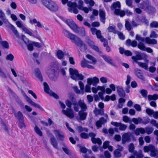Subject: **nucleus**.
<instances>
[{
    "label": "nucleus",
    "instance_id": "1",
    "mask_svg": "<svg viewBox=\"0 0 158 158\" xmlns=\"http://www.w3.org/2000/svg\"><path fill=\"white\" fill-rule=\"evenodd\" d=\"M63 32L65 36L70 39L72 43L79 48L81 51L84 52L86 50V45L80 38L65 29L63 30Z\"/></svg>",
    "mask_w": 158,
    "mask_h": 158
},
{
    "label": "nucleus",
    "instance_id": "2",
    "mask_svg": "<svg viewBox=\"0 0 158 158\" xmlns=\"http://www.w3.org/2000/svg\"><path fill=\"white\" fill-rule=\"evenodd\" d=\"M65 103L68 108L66 110H63L62 113L65 115L70 118H73L74 117V112L71 109V106H74V109L75 111L77 112L79 111V107L77 104V101L74 100H73L72 102L69 100H67L65 101Z\"/></svg>",
    "mask_w": 158,
    "mask_h": 158
},
{
    "label": "nucleus",
    "instance_id": "3",
    "mask_svg": "<svg viewBox=\"0 0 158 158\" xmlns=\"http://www.w3.org/2000/svg\"><path fill=\"white\" fill-rule=\"evenodd\" d=\"M136 39L139 42L138 45V47L140 50L145 51L146 47L143 43L142 42H144L149 44H157V41L154 39H150L149 37H146L145 38L142 37L140 35H136Z\"/></svg>",
    "mask_w": 158,
    "mask_h": 158
},
{
    "label": "nucleus",
    "instance_id": "4",
    "mask_svg": "<svg viewBox=\"0 0 158 158\" xmlns=\"http://www.w3.org/2000/svg\"><path fill=\"white\" fill-rule=\"evenodd\" d=\"M83 1L81 0H80L78 1V5L75 2H72L71 1H69L67 4L68 6V10L69 12L71 13H73L75 14H77L78 13V11L77 9V7L79 10L82 9Z\"/></svg>",
    "mask_w": 158,
    "mask_h": 158
},
{
    "label": "nucleus",
    "instance_id": "5",
    "mask_svg": "<svg viewBox=\"0 0 158 158\" xmlns=\"http://www.w3.org/2000/svg\"><path fill=\"white\" fill-rule=\"evenodd\" d=\"M121 4L120 2L117 1L114 2L111 6V10H114V14L117 15H120L123 17L125 15V12L123 10H120Z\"/></svg>",
    "mask_w": 158,
    "mask_h": 158
},
{
    "label": "nucleus",
    "instance_id": "6",
    "mask_svg": "<svg viewBox=\"0 0 158 158\" xmlns=\"http://www.w3.org/2000/svg\"><path fill=\"white\" fill-rule=\"evenodd\" d=\"M42 4L52 11H56L58 10L57 5L51 0H42Z\"/></svg>",
    "mask_w": 158,
    "mask_h": 158
},
{
    "label": "nucleus",
    "instance_id": "7",
    "mask_svg": "<svg viewBox=\"0 0 158 158\" xmlns=\"http://www.w3.org/2000/svg\"><path fill=\"white\" fill-rule=\"evenodd\" d=\"M99 81V79L96 77H94L93 78H88L87 79L88 85H86L85 87V92H91L90 85L92 84L93 86H96Z\"/></svg>",
    "mask_w": 158,
    "mask_h": 158
},
{
    "label": "nucleus",
    "instance_id": "8",
    "mask_svg": "<svg viewBox=\"0 0 158 158\" xmlns=\"http://www.w3.org/2000/svg\"><path fill=\"white\" fill-rule=\"evenodd\" d=\"M69 71L71 75V77L73 79L76 81L83 79L84 76L81 74H79L77 70L71 68L69 69Z\"/></svg>",
    "mask_w": 158,
    "mask_h": 158
},
{
    "label": "nucleus",
    "instance_id": "9",
    "mask_svg": "<svg viewBox=\"0 0 158 158\" xmlns=\"http://www.w3.org/2000/svg\"><path fill=\"white\" fill-rule=\"evenodd\" d=\"M144 152H150V156L152 157H155L158 153V151L155 147L152 144H149L148 146H145L143 148Z\"/></svg>",
    "mask_w": 158,
    "mask_h": 158
},
{
    "label": "nucleus",
    "instance_id": "10",
    "mask_svg": "<svg viewBox=\"0 0 158 158\" xmlns=\"http://www.w3.org/2000/svg\"><path fill=\"white\" fill-rule=\"evenodd\" d=\"M54 65V63L51 64L48 68L47 73L49 77L51 79L55 81L56 80V78L55 77V71Z\"/></svg>",
    "mask_w": 158,
    "mask_h": 158
},
{
    "label": "nucleus",
    "instance_id": "11",
    "mask_svg": "<svg viewBox=\"0 0 158 158\" xmlns=\"http://www.w3.org/2000/svg\"><path fill=\"white\" fill-rule=\"evenodd\" d=\"M66 23L76 33L79 32L80 28L78 27L75 23L72 20L67 19L66 21Z\"/></svg>",
    "mask_w": 158,
    "mask_h": 158
},
{
    "label": "nucleus",
    "instance_id": "12",
    "mask_svg": "<svg viewBox=\"0 0 158 158\" xmlns=\"http://www.w3.org/2000/svg\"><path fill=\"white\" fill-rule=\"evenodd\" d=\"M16 24L17 26L21 28L23 31H24L26 34H27L30 36H32L33 33L29 30L22 23L21 21H17L16 22Z\"/></svg>",
    "mask_w": 158,
    "mask_h": 158
},
{
    "label": "nucleus",
    "instance_id": "13",
    "mask_svg": "<svg viewBox=\"0 0 158 158\" xmlns=\"http://www.w3.org/2000/svg\"><path fill=\"white\" fill-rule=\"evenodd\" d=\"M44 90L47 93L49 94L50 96H52L56 99L59 98L58 95L50 90L49 86L47 83L45 82L44 83Z\"/></svg>",
    "mask_w": 158,
    "mask_h": 158
},
{
    "label": "nucleus",
    "instance_id": "14",
    "mask_svg": "<svg viewBox=\"0 0 158 158\" xmlns=\"http://www.w3.org/2000/svg\"><path fill=\"white\" fill-rule=\"evenodd\" d=\"M88 134L89 138V137L91 138V140L93 143L94 144L97 143L99 145L102 144V142L100 138H95L96 135V134L92 132L89 133Z\"/></svg>",
    "mask_w": 158,
    "mask_h": 158
},
{
    "label": "nucleus",
    "instance_id": "15",
    "mask_svg": "<svg viewBox=\"0 0 158 158\" xmlns=\"http://www.w3.org/2000/svg\"><path fill=\"white\" fill-rule=\"evenodd\" d=\"M132 134L130 132L125 133L122 136V143L124 144L126 142H129L131 141V138L132 137Z\"/></svg>",
    "mask_w": 158,
    "mask_h": 158
},
{
    "label": "nucleus",
    "instance_id": "16",
    "mask_svg": "<svg viewBox=\"0 0 158 158\" xmlns=\"http://www.w3.org/2000/svg\"><path fill=\"white\" fill-rule=\"evenodd\" d=\"M144 5L140 4L139 6L142 9H144L148 10L150 13L154 12L155 11V8L152 6L149 2L148 3H144Z\"/></svg>",
    "mask_w": 158,
    "mask_h": 158
},
{
    "label": "nucleus",
    "instance_id": "17",
    "mask_svg": "<svg viewBox=\"0 0 158 158\" xmlns=\"http://www.w3.org/2000/svg\"><path fill=\"white\" fill-rule=\"evenodd\" d=\"M111 124L114 126L119 127V129L121 131H125L127 128V126L120 123L112 122Z\"/></svg>",
    "mask_w": 158,
    "mask_h": 158
},
{
    "label": "nucleus",
    "instance_id": "18",
    "mask_svg": "<svg viewBox=\"0 0 158 158\" xmlns=\"http://www.w3.org/2000/svg\"><path fill=\"white\" fill-rule=\"evenodd\" d=\"M53 132L58 139L61 141L63 140L64 138V136L62 132L57 130H54L53 131Z\"/></svg>",
    "mask_w": 158,
    "mask_h": 158
},
{
    "label": "nucleus",
    "instance_id": "19",
    "mask_svg": "<svg viewBox=\"0 0 158 158\" xmlns=\"http://www.w3.org/2000/svg\"><path fill=\"white\" fill-rule=\"evenodd\" d=\"M85 111L80 110L79 111V118H77V120L79 121L84 120L86 118L87 116V113L85 112Z\"/></svg>",
    "mask_w": 158,
    "mask_h": 158
},
{
    "label": "nucleus",
    "instance_id": "20",
    "mask_svg": "<svg viewBox=\"0 0 158 158\" xmlns=\"http://www.w3.org/2000/svg\"><path fill=\"white\" fill-rule=\"evenodd\" d=\"M99 11L100 21L103 24H104L105 23V20L106 19L105 11L103 9H100Z\"/></svg>",
    "mask_w": 158,
    "mask_h": 158
},
{
    "label": "nucleus",
    "instance_id": "21",
    "mask_svg": "<svg viewBox=\"0 0 158 158\" xmlns=\"http://www.w3.org/2000/svg\"><path fill=\"white\" fill-rule=\"evenodd\" d=\"M135 75L138 78L142 80H145V78L143 76V72L140 69H135Z\"/></svg>",
    "mask_w": 158,
    "mask_h": 158
},
{
    "label": "nucleus",
    "instance_id": "22",
    "mask_svg": "<svg viewBox=\"0 0 158 158\" xmlns=\"http://www.w3.org/2000/svg\"><path fill=\"white\" fill-rule=\"evenodd\" d=\"M79 107H80L81 110L86 111L87 109V106L83 101L80 100L77 103Z\"/></svg>",
    "mask_w": 158,
    "mask_h": 158
},
{
    "label": "nucleus",
    "instance_id": "23",
    "mask_svg": "<svg viewBox=\"0 0 158 158\" xmlns=\"http://www.w3.org/2000/svg\"><path fill=\"white\" fill-rule=\"evenodd\" d=\"M101 56L106 62L113 66H115V64L112 62V60L110 56L105 55H102Z\"/></svg>",
    "mask_w": 158,
    "mask_h": 158
},
{
    "label": "nucleus",
    "instance_id": "24",
    "mask_svg": "<svg viewBox=\"0 0 158 158\" xmlns=\"http://www.w3.org/2000/svg\"><path fill=\"white\" fill-rule=\"evenodd\" d=\"M0 19L5 24L9 23L8 20L6 18L5 14L3 11L0 9Z\"/></svg>",
    "mask_w": 158,
    "mask_h": 158
},
{
    "label": "nucleus",
    "instance_id": "25",
    "mask_svg": "<svg viewBox=\"0 0 158 158\" xmlns=\"http://www.w3.org/2000/svg\"><path fill=\"white\" fill-rule=\"evenodd\" d=\"M86 56L87 59L90 60L89 61H88L89 63L91 64L94 65L96 64L97 60L95 57L89 54H87Z\"/></svg>",
    "mask_w": 158,
    "mask_h": 158
},
{
    "label": "nucleus",
    "instance_id": "26",
    "mask_svg": "<svg viewBox=\"0 0 158 158\" xmlns=\"http://www.w3.org/2000/svg\"><path fill=\"white\" fill-rule=\"evenodd\" d=\"M50 141L51 144L53 146V147L58 150V147L57 142L55 137L54 136H53L52 138H51Z\"/></svg>",
    "mask_w": 158,
    "mask_h": 158
},
{
    "label": "nucleus",
    "instance_id": "27",
    "mask_svg": "<svg viewBox=\"0 0 158 158\" xmlns=\"http://www.w3.org/2000/svg\"><path fill=\"white\" fill-rule=\"evenodd\" d=\"M149 63L148 60H145V63H142L140 62H137V63L139 65L143 68H144L146 70L148 69V64Z\"/></svg>",
    "mask_w": 158,
    "mask_h": 158
},
{
    "label": "nucleus",
    "instance_id": "28",
    "mask_svg": "<svg viewBox=\"0 0 158 158\" xmlns=\"http://www.w3.org/2000/svg\"><path fill=\"white\" fill-rule=\"evenodd\" d=\"M133 156L135 158H143V155L142 153V151L140 150L138 152L135 151L133 152Z\"/></svg>",
    "mask_w": 158,
    "mask_h": 158
},
{
    "label": "nucleus",
    "instance_id": "29",
    "mask_svg": "<svg viewBox=\"0 0 158 158\" xmlns=\"http://www.w3.org/2000/svg\"><path fill=\"white\" fill-rule=\"evenodd\" d=\"M117 89L119 96L121 97H124L125 96V93L123 89L119 86H118Z\"/></svg>",
    "mask_w": 158,
    "mask_h": 158
},
{
    "label": "nucleus",
    "instance_id": "30",
    "mask_svg": "<svg viewBox=\"0 0 158 158\" xmlns=\"http://www.w3.org/2000/svg\"><path fill=\"white\" fill-rule=\"evenodd\" d=\"M35 75L41 82L43 81V77L39 69L37 68L35 69Z\"/></svg>",
    "mask_w": 158,
    "mask_h": 158
},
{
    "label": "nucleus",
    "instance_id": "31",
    "mask_svg": "<svg viewBox=\"0 0 158 158\" xmlns=\"http://www.w3.org/2000/svg\"><path fill=\"white\" fill-rule=\"evenodd\" d=\"M10 28L11 30L15 35L18 38L19 37V34L17 31L16 28L13 25L11 24L10 23Z\"/></svg>",
    "mask_w": 158,
    "mask_h": 158
},
{
    "label": "nucleus",
    "instance_id": "32",
    "mask_svg": "<svg viewBox=\"0 0 158 158\" xmlns=\"http://www.w3.org/2000/svg\"><path fill=\"white\" fill-rule=\"evenodd\" d=\"M14 115L19 121L24 119L23 115L21 111H19L17 113H14Z\"/></svg>",
    "mask_w": 158,
    "mask_h": 158
},
{
    "label": "nucleus",
    "instance_id": "33",
    "mask_svg": "<svg viewBox=\"0 0 158 158\" xmlns=\"http://www.w3.org/2000/svg\"><path fill=\"white\" fill-rule=\"evenodd\" d=\"M94 112L96 115L99 114L100 115H102L104 114V110L103 109H98L96 108L94 110Z\"/></svg>",
    "mask_w": 158,
    "mask_h": 158
},
{
    "label": "nucleus",
    "instance_id": "34",
    "mask_svg": "<svg viewBox=\"0 0 158 158\" xmlns=\"http://www.w3.org/2000/svg\"><path fill=\"white\" fill-rule=\"evenodd\" d=\"M131 121L135 124L137 125L139 124L142 123V119L140 117H138L137 118H133Z\"/></svg>",
    "mask_w": 158,
    "mask_h": 158
},
{
    "label": "nucleus",
    "instance_id": "35",
    "mask_svg": "<svg viewBox=\"0 0 158 158\" xmlns=\"http://www.w3.org/2000/svg\"><path fill=\"white\" fill-rule=\"evenodd\" d=\"M30 23L31 24H32L33 23H36V26L39 28H41L43 27L40 23L39 21H37L35 19H33L32 21L31 20H30Z\"/></svg>",
    "mask_w": 158,
    "mask_h": 158
},
{
    "label": "nucleus",
    "instance_id": "36",
    "mask_svg": "<svg viewBox=\"0 0 158 158\" xmlns=\"http://www.w3.org/2000/svg\"><path fill=\"white\" fill-rule=\"evenodd\" d=\"M125 25V28L128 31L131 30L132 29V25L128 20H126Z\"/></svg>",
    "mask_w": 158,
    "mask_h": 158
},
{
    "label": "nucleus",
    "instance_id": "37",
    "mask_svg": "<svg viewBox=\"0 0 158 158\" xmlns=\"http://www.w3.org/2000/svg\"><path fill=\"white\" fill-rule=\"evenodd\" d=\"M148 98L149 101L152 100H156L158 98V94H154L153 95H149L148 96Z\"/></svg>",
    "mask_w": 158,
    "mask_h": 158
},
{
    "label": "nucleus",
    "instance_id": "38",
    "mask_svg": "<svg viewBox=\"0 0 158 158\" xmlns=\"http://www.w3.org/2000/svg\"><path fill=\"white\" fill-rule=\"evenodd\" d=\"M57 56L58 59L60 60L63 59L64 56V52L61 50H58L57 52Z\"/></svg>",
    "mask_w": 158,
    "mask_h": 158
},
{
    "label": "nucleus",
    "instance_id": "39",
    "mask_svg": "<svg viewBox=\"0 0 158 158\" xmlns=\"http://www.w3.org/2000/svg\"><path fill=\"white\" fill-rule=\"evenodd\" d=\"M96 35L97 38L100 39L101 41H103L105 40V38L101 35V31L100 30H98Z\"/></svg>",
    "mask_w": 158,
    "mask_h": 158
},
{
    "label": "nucleus",
    "instance_id": "40",
    "mask_svg": "<svg viewBox=\"0 0 158 158\" xmlns=\"http://www.w3.org/2000/svg\"><path fill=\"white\" fill-rule=\"evenodd\" d=\"M34 129L35 132L37 134L40 136H42L43 133L42 132L37 126H35Z\"/></svg>",
    "mask_w": 158,
    "mask_h": 158
},
{
    "label": "nucleus",
    "instance_id": "41",
    "mask_svg": "<svg viewBox=\"0 0 158 158\" xmlns=\"http://www.w3.org/2000/svg\"><path fill=\"white\" fill-rule=\"evenodd\" d=\"M145 132H146L147 134L149 135L151 134L154 130V129L152 127H147L145 128Z\"/></svg>",
    "mask_w": 158,
    "mask_h": 158
},
{
    "label": "nucleus",
    "instance_id": "42",
    "mask_svg": "<svg viewBox=\"0 0 158 158\" xmlns=\"http://www.w3.org/2000/svg\"><path fill=\"white\" fill-rule=\"evenodd\" d=\"M107 30L109 32H112L114 34H116L117 32V31L115 30L114 27L110 26H109Z\"/></svg>",
    "mask_w": 158,
    "mask_h": 158
},
{
    "label": "nucleus",
    "instance_id": "43",
    "mask_svg": "<svg viewBox=\"0 0 158 158\" xmlns=\"http://www.w3.org/2000/svg\"><path fill=\"white\" fill-rule=\"evenodd\" d=\"M0 44L3 47L6 49H8L9 48V45L8 42L6 41H2L0 42Z\"/></svg>",
    "mask_w": 158,
    "mask_h": 158
},
{
    "label": "nucleus",
    "instance_id": "44",
    "mask_svg": "<svg viewBox=\"0 0 158 158\" xmlns=\"http://www.w3.org/2000/svg\"><path fill=\"white\" fill-rule=\"evenodd\" d=\"M88 63V61L84 59L81 61V65L82 68H85L87 67Z\"/></svg>",
    "mask_w": 158,
    "mask_h": 158
},
{
    "label": "nucleus",
    "instance_id": "45",
    "mask_svg": "<svg viewBox=\"0 0 158 158\" xmlns=\"http://www.w3.org/2000/svg\"><path fill=\"white\" fill-rule=\"evenodd\" d=\"M135 146L133 143H131L128 146V150L129 152L132 153L134 152Z\"/></svg>",
    "mask_w": 158,
    "mask_h": 158
},
{
    "label": "nucleus",
    "instance_id": "46",
    "mask_svg": "<svg viewBox=\"0 0 158 158\" xmlns=\"http://www.w3.org/2000/svg\"><path fill=\"white\" fill-rule=\"evenodd\" d=\"M131 58L132 60L135 62H137V60H141L140 54L137 55L135 56H133Z\"/></svg>",
    "mask_w": 158,
    "mask_h": 158
},
{
    "label": "nucleus",
    "instance_id": "47",
    "mask_svg": "<svg viewBox=\"0 0 158 158\" xmlns=\"http://www.w3.org/2000/svg\"><path fill=\"white\" fill-rule=\"evenodd\" d=\"M18 123L19 127L20 128H22L23 127H25V125L24 123V119L19 121Z\"/></svg>",
    "mask_w": 158,
    "mask_h": 158
},
{
    "label": "nucleus",
    "instance_id": "48",
    "mask_svg": "<svg viewBox=\"0 0 158 158\" xmlns=\"http://www.w3.org/2000/svg\"><path fill=\"white\" fill-rule=\"evenodd\" d=\"M14 58V56L12 54H10L7 55L6 59L7 60L12 61L13 60Z\"/></svg>",
    "mask_w": 158,
    "mask_h": 158
},
{
    "label": "nucleus",
    "instance_id": "49",
    "mask_svg": "<svg viewBox=\"0 0 158 158\" xmlns=\"http://www.w3.org/2000/svg\"><path fill=\"white\" fill-rule=\"evenodd\" d=\"M140 93L143 97L146 98L147 97L148 93L147 90L144 89H142L140 91Z\"/></svg>",
    "mask_w": 158,
    "mask_h": 158
},
{
    "label": "nucleus",
    "instance_id": "50",
    "mask_svg": "<svg viewBox=\"0 0 158 158\" xmlns=\"http://www.w3.org/2000/svg\"><path fill=\"white\" fill-rule=\"evenodd\" d=\"M80 149L81 152L84 153H85L86 152H88L89 154H91L92 153V152L91 150H88L85 147H81V148Z\"/></svg>",
    "mask_w": 158,
    "mask_h": 158
},
{
    "label": "nucleus",
    "instance_id": "51",
    "mask_svg": "<svg viewBox=\"0 0 158 158\" xmlns=\"http://www.w3.org/2000/svg\"><path fill=\"white\" fill-rule=\"evenodd\" d=\"M120 151L116 150L114 152V156L116 157H120L122 156V154Z\"/></svg>",
    "mask_w": 158,
    "mask_h": 158
},
{
    "label": "nucleus",
    "instance_id": "52",
    "mask_svg": "<svg viewBox=\"0 0 158 158\" xmlns=\"http://www.w3.org/2000/svg\"><path fill=\"white\" fill-rule=\"evenodd\" d=\"M150 26L152 28H157L158 27V23L156 21H153L150 23Z\"/></svg>",
    "mask_w": 158,
    "mask_h": 158
},
{
    "label": "nucleus",
    "instance_id": "53",
    "mask_svg": "<svg viewBox=\"0 0 158 158\" xmlns=\"http://www.w3.org/2000/svg\"><path fill=\"white\" fill-rule=\"evenodd\" d=\"M150 121V119L148 118H144L142 119V124L145 125L148 123Z\"/></svg>",
    "mask_w": 158,
    "mask_h": 158
},
{
    "label": "nucleus",
    "instance_id": "54",
    "mask_svg": "<svg viewBox=\"0 0 158 158\" xmlns=\"http://www.w3.org/2000/svg\"><path fill=\"white\" fill-rule=\"evenodd\" d=\"M80 136L83 139H87L89 138V134L85 133L82 132Z\"/></svg>",
    "mask_w": 158,
    "mask_h": 158
},
{
    "label": "nucleus",
    "instance_id": "55",
    "mask_svg": "<svg viewBox=\"0 0 158 158\" xmlns=\"http://www.w3.org/2000/svg\"><path fill=\"white\" fill-rule=\"evenodd\" d=\"M123 120L125 123H131V121H130L129 118L127 116H124L123 118Z\"/></svg>",
    "mask_w": 158,
    "mask_h": 158
},
{
    "label": "nucleus",
    "instance_id": "56",
    "mask_svg": "<svg viewBox=\"0 0 158 158\" xmlns=\"http://www.w3.org/2000/svg\"><path fill=\"white\" fill-rule=\"evenodd\" d=\"M31 105L35 107L38 108L42 110H44L43 109L40 105L37 104L33 102H32Z\"/></svg>",
    "mask_w": 158,
    "mask_h": 158
},
{
    "label": "nucleus",
    "instance_id": "57",
    "mask_svg": "<svg viewBox=\"0 0 158 158\" xmlns=\"http://www.w3.org/2000/svg\"><path fill=\"white\" fill-rule=\"evenodd\" d=\"M119 38L121 40H124L125 39V36L123 34V33L119 31H117V33Z\"/></svg>",
    "mask_w": 158,
    "mask_h": 158
},
{
    "label": "nucleus",
    "instance_id": "58",
    "mask_svg": "<svg viewBox=\"0 0 158 158\" xmlns=\"http://www.w3.org/2000/svg\"><path fill=\"white\" fill-rule=\"evenodd\" d=\"M158 35L156 32L153 31H151V34L150 35V37L151 38H156L158 37Z\"/></svg>",
    "mask_w": 158,
    "mask_h": 158
},
{
    "label": "nucleus",
    "instance_id": "59",
    "mask_svg": "<svg viewBox=\"0 0 158 158\" xmlns=\"http://www.w3.org/2000/svg\"><path fill=\"white\" fill-rule=\"evenodd\" d=\"M146 113L150 116L152 114H153L154 113L153 110L149 108H147L146 109Z\"/></svg>",
    "mask_w": 158,
    "mask_h": 158
},
{
    "label": "nucleus",
    "instance_id": "60",
    "mask_svg": "<svg viewBox=\"0 0 158 158\" xmlns=\"http://www.w3.org/2000/svg\"><path fill=\"white\" fill-rule=\"evenodd\" d=\"M100 81L102 83H106L107 81V79L106 77H102L100 78Z\"/></svg>",
    "mask_w": 158,
    "mask_h": 158
},
{
    "label": "nucleus",
    "instance_id": "61",
    "mask_svg": "<svg viewBox=\"0 0 158 158\" xmlns=\"http://www.w3.org/2000/svg\"><path fill=\"white\" fill-rule=\"evenodd\" d=\"M98 31V30L95 28H90V31L93 35H96Z\"/></svg>",
    "mask_w": 158,
    "mask_h": 158
},
{
    "label": "nucleus",
    "instance_id": "62",
    "mask_svg": "<svg viewBox=\"0 0 158 158\" xmlns=\"http://www.w3.org/2000/svg\"><path fill=\"white\" fill-rule=\"evenodd\" d=\"M104 155L106 158H110L111 157V155L109 152L107 151L104 152Z\"/></svg>",
    "mask_w": 158,
    "mask_h": 158
},
{
    "label": "nucleus",
    "instance_id": "63",
    "mask_svg": "<svg viewBox=\"0 0 158 158\" xmlns=\"http://www.w3.org/2000/svg\"><path fill=\"white\" fill-rule=\"evenodd\" d=\"M98 90H101L102 92L105 93V88L104 86H98L97 87Z\"/></svg>",
    "mask_w": 158,
    "mask_h": 158
},
{
    "label": "nucleus",
    "instance_id": "64",
    "mask_svg": "<svg viewBox=\"0 0 158 158\" xmlns=\"http://www.w3.org/2000/svg\"><path fill=\"white\" fill-rule=\"evenodd\" d=\"M124 54L126 56H130L132 55V53L130 51L125 50Z\"/></svg>",
    "mask_w": 158,
    "mask_h": 158
}]
</instances>
